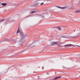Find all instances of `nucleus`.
<instances>
[{"instance_id":"f257e3e1","label":"nucleus","mask_w":80,"mask_h":80,"mask_svg":"<svg viewBox=\"0 0 80 80\" xmlns=\"http://www.w3.org/2000/svg\"><path fill=\"white\" fill-rule=\"evenodd\" d=\"M21 37H28V35L27 34H26L24 35V34L23 32L21 33Z\"/></svg>"},{"instance_id":"f03ea898","label":"nucleus","mask_w":80,"mask_h":80,"mask_svg":"<svg viewBox=\"0 0 80 80\" xmlns=\"http://www.w3.org/2000/svg\"><path fill=\"white\" fill-rule=\"evenodd\" d=\"M57 7L59 8H60V9H62V10H64V9H66V8H67V6H65L64 7H60V6H58Z\"/></svg>"},{"instance_id":"7ed1b4c3","label":"nucleus","mask_w":80,"mask_h":80,"mask_svg":"<svg viewBox=\"0 0 80 80\" xmlns=\"http://www.w3.org/2000/svg\"><path fill=\"white\" fill-rule=\"evenodd\" d=\"M18 43L19 45H21V44H22V43H23V41L22 40H21L18 41Z\"/></svg>"},{"instance_id":"20e7f679","label":"nucleus","mask_w":80,"mask_h":80,"mask_svg":"<svg viewBox=\"0 0 80 80\" xmlns=\"http://www.w3.org/2000/svg\"><path fill=\"white\" fill-rule=\"evenodd\" d=\"M58 43L57 42H53L51 43L52 45H57Z\"/></svg>"},{"instance_id":"39448f33","label":"nucleus","mask_w":80,"mask_h":80,"mask_svg":"<svg viewBox=\"0 0 80 80\" xmlns=\"http://www.w3.org/2000/svg\"><path fill=\"white\" fill-rule=\"evenodd\" d=\"M61 76H59V77H56L54 78H53L52 80H56V79H57L58 78H61Z\"/></svg>"},{"instance_id":"423d86ee","label":"nucleus","mask_w":80,"mask_h":80,"mask_svg":"<svg viewBox=\"0 0 80 80\" xmlns=\"http://www.w3.org/2000/svg\"><path fill=\"white\" fill-rule=\"evenodd\" d=\"M68 46H74V45H73L72 44L68 45H66L64 46V47H68Z\"/></svg>"},{"instance_id":"0eeeda50","label":"nucleus","mask_w":80,"mask_h":80,"mask_svg":"<svg viewBox=\"0 0 80 80\" xmlns=\"http://www.w3.org/2000/svg\"><path fill=\"white\" fill-rule=\"evenodd\" d=\"M2 6H6L7 5V3H2Z\"/></svg>"},{"instance_id":"6e6552de","label":"nucleus","mask_w":80,"mask_h":80,"mask_svg":"<svg viewBox=\"0 0 80 80\" xmlns=\"http://www.w3.org/2000/svg\"><path fill=\"white\" fill-rule=\"evenodd\" d=\"M20 32V29H19V28H18L16 33H18Z\"/></svg>"},{"instance_id":"1a4fd4ad","label":"nucleus","mask_w":80,"mask_h":80,"mask_svg":"<svg viewBox=\"0 0 80 80\" xmlns=\"http://www.w3.org/2000/svg\"><path fill=\"white\" fill-rule=\"evenodd\" d=\"M58 30H61V28L60 27H56Z\"/></svg>"},{"instance_id":"9d476101","label":"nucleus","mask_w":80,"mask_h":80,"mask_svg":"<svg viewBox=\"0 0 80 80\" xmlns=\"http://www.w3.org/2000/svg\"><path fill=\"white\" fill-rule=\"evenodd\" d=\"M40 65H39V66H38L37 67V69L38 70H40Z\"/></svg>"},{"instance_id":"9b49d317","label":"nucleus","mask_w":80,"mask_h":80,"mask_svg":"<svg viewBox=\"0 0 80 80\" xmlns=\"http://www.w3.org/2000/svg\"><path fill=\"white\" fill-rule=\"evenodd\" d=\"M75 12L76 13H80V10H77V11H76Z\"/></svg>"},{"instance_id":"f8f14e48","label":"nucleus","mask_w":80,"mask_h":80,"mask_svg":"<svg viewBox=\"0 0 80 80\" xmlns=\"http://www.w3.org/2000/svg\"><path fill=\"white\" fill-rule=\"evenodd\" d=\"M58 47H62V46H61V45H60V44H58Z\"/></svg>"},{"instance_id":"ddd939ff","label":"nucleus","mask_w":80,"mask_h":80,"mask_svg":"<svg viewBox=\"0 0 80 80\" xmlns=\"http://www.w3.org/2000/svg\"><path fill=\"white\" fill-rule=\"evenodd\" d=\"M4 20H4V19H2V20H0V23H1V22H3V21H4Z\"/></svg>"},{"instance_id":"4468645a","label":"nucleus","mask_w":80,"mask_h":80,"mask_svg":"<svg viewBox=\"0 0 80 80\" xmlns=\"http://www.w3.org/2000/svg\"><path fill=\"white\" fill-rule=\"evenodd\" d=\"M79 36L80 35L76 36L75 37H79Z\"/></svg>"},{"instance_id":"2eb2a0df","label":"nucleus","mask_w":80,"mask_h":80,"mask_svg":"<svg viewBox=\"0 0 80 80\" xmlns=\"http://www.w3.org/2000/svg\"><path fill=\"white\" fill-rule=\"evenodd\" d=\"M43 5V2L41 3V5Z\"/></svg>"},{"instance_id":"dca6fc26","label":"nucleus","mask_w":80,"mask_h":80,"mask_svg":"<svg viewBox=\"0 0 80 80\" xmlns=\"http://www.w3.org/2000/svg\"><path fill=\"white\" fill-rule=\"evenodd\" d=\"M45 0H39V1H41V2H43V1H44Z\"/></svg>"},{"instance_id":"f3484780","label":"nucleus","mask_w":80,"mask_h":80,"mask_svg":"<svg viewBox=\"0 0 80 80\" xmlns=\"http://www.w3.org/2000/svg\"><path fill=\"white\" fill-rule=\"evenodd\" d=\"M35 13V12L32 11L31 12V13Z\"/></svg>"},{"instance_id":"a211bd4d","label":"nucleus","mask_w":80,"mask_h":80,"mask_svg":"<svg viewBox=\"0 0 80 80\" xmlns=\"http://www.w3.org/2000/svg\"><path fill=\"white\" fill-rule=\"evenodd\" d=\"M70 9L71 10H73V8H70Z\"/></svg>"},{"instance_id":"6ab92c4d","label":"nucleus","mask_w":80,"mask_h":80,"mask_svg":"<svg viewBox=\"0 0 80 80\" xmlns=\"http://www.w3.org/2000/svg\"><path fill=\"white\" fill-rule=\"evenodd\" d=\"M77 46V47H80V46Z\"/></svg>"},{"instance_id":"aec40b11","label":"nucleus","mask_w":80,"mask_h":80,"mask_svg":"<svg viewBox=\"0 0 80 80\" xmlns=\"http://www.w3.org/2000/svg\"><path fill=\"white\" fill-rule=\"evenodd\" d=\"M79 3H80V1L79 2Z\"/></svg>"}]
</instances>
